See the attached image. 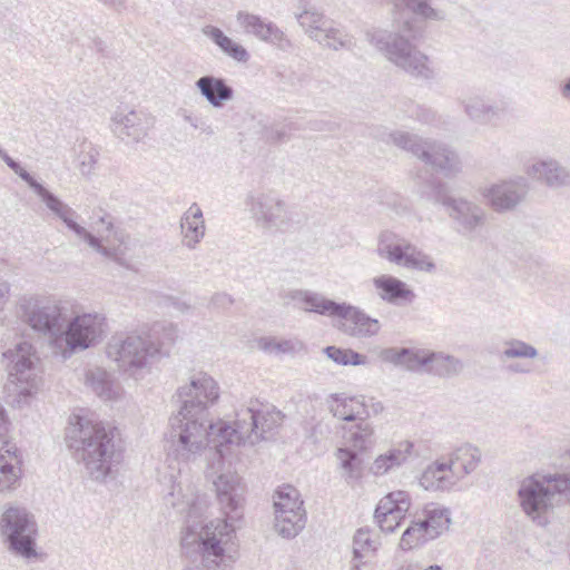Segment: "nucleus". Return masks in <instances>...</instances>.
I'll list each match as a JSON object with an SVG mask.
<instances>
[{
	"mask_svg": "<svg viewBox=\"0 0 570 570\" xmlns=\"http://www.w3.org/2000/svg\"><path fill=\"white\" fill-rule=\"evenodd\" d=\"M559 92L561 98L570 104V76L560 83Z\"/></svg>",
	"mask_w": 570,
	"mask_h": 570,
	"instance_id": "56",
	"label": "nucleus"
},
{
	"mask_svg": "<svg viewBox=\"0 0 570 570\" xmlns=\"http://www.w3.org/2000/svg\"><path fill=\"white\" fill-rule=\"evenodd\" d=\"M283 414L276 409L250 404L240 409V433H248L250 443L265 438L266 433L272 432L283 421Z\"/></svg>",
	"mask_w": 570,
	"mask_h": 570,
	"instance_id": "17",
	"label": "nucleus"
},
{
	"mask_svg": "<svg viewBox=\"0 0 570 570\" xmlns=\"http://www.w3.org/2000/svg\"><path fill=\"white\" fill-rule=\"evenodd\" d=\"M202 31L204 36L209 38L228 57L238 62H246L248 60L249 55L247 50L227 37L219 28L208 24Z\"/></svg>",
	"mask_w": 570,
	"mask_h": 570,
	"instance_id": "28",
	"label": "nucleus"
},
{
	"mask_svg": "<svg viewBox=\"0 0 570 570\" xmlns=\"http://www.w3.org/2000/svg\"><path fill=\"white\" fill-rule=\"evenodd\" d=\"M508 370L512 373H529L530 372L529 368H525L520 364H511L508 366Z\"/></svg>",
	"mask_w": 570,
	"mask_h": 570,
	"instance_id": "61",
	"label": "nucleus"
},
{
	"mask_svg": "<svg viewBox=\"0 0 570 570\" xmlns=\"http://www.w3.org/2000/svg\"><path fill=\"white\" fill-rule=\"evenodd\" d=\"M258 347L266 353L279 355L295 351L294 343L289 340H276L275 337H262Z\"/></svg>",
	"mask_w": 570,
	"mask_h": 570,
	"instance_id": "46",
	"label": "nucleus"
},
{
	"mask_svg": "<svg viewBox=\"0 0 570 570\" xmlns=\"http://www.w3.org/2000/svg\"><path fill=\"white\" fill-rule=\"evenodd\" d=\"M382 361L394 364L396 366H404L410 371H422L426 365V358H422V351H413L407 347H389L380 353Z\"/></svg>",
	"mask_w": 570,
	"mask_h": 570,
	"instance_id": "26",
	"label": "nucleus"
},
{
	"mask_svg": "<svg viewBox=\"0 0 570 570\" xmlns=\"http://www.w3.org/2000/svg\"><path fill=\"white\" fill-rule=\"evenodd\" d=\"M465 112H468L472 119L485 122L497 117L499 110L492 105L487 104L483 99L473 97L465 104Z\"/></svg>",
	"mask_w": 570,
	"mask_h": 570,
	"instance_id": "40",
	"label": "nucleus"
},
{
	"mask_svg": "<svg viewBox=\"0 0 570 570\" xmlns=\"http://www.w3.org/2000/svg\"><path fill=\"white\" fill-rule=\"evenodd\" d=\"M374 518L379 523L381 530L386 533H392L394 530L401 524V521L405 518V515H379V513H374Z\"/></svg>",
	"mask_w": 570,
	"mask_h": 570,
	"instance_id": "50",
	"label": "nucleus"
},
{
	"mask_svg": "<svg viewBox=\"0 0 570 570\" xmlns=\"http://www.w3.org/2000/svg\"><path fill=\"white\" fill-rule=\"evenodd\" d=\"M169 469L171 472L164 476L168 481L165 503L179 513H186L181 548L187 556L198 554L202 562V567H186L183 570H216L225 561L227 544L235 533V522L243 517L245 485L236 473H222L214 479L216 499L225 518L204 523L206 499L194 492L183 494L181 483L174 474L175 468L169 465Z\"/></svg>",
	"mask_w": 570,
	"mask_h": 570,
	"instance_id": "1",
	"label": "nucleus"
},
{
	"mask_svg": "<svg viewBox=\"0 0 570 570\" xmlns=\"http://www.w3.org/2000/svg\"><path fill=\"white\" fill-rule=\"evenodd\" d=\"M340 466L342 469V476L347 483H351L362 475V460L355 451L340 448L336 452Z\"/></svg>",
	"mask_w": 570,
	"mask_h": 570,
	"instance_id": "35",
	"label": "nucleus"
},
{
	"mask_svg": "<svg viewBox=\"0 0 570 570\" xmlns=\"http://www.w3.org/2000/svg\"><path fill=\"white\" fill-rule=\"evenodd\" d=\"M422 358H426V365L422 368L439 376H450L456 373L459 360L444 353H430L422 351Z\"/></svg>",
	"mask_w": 570,
	"mask_h": 570,
	"instance_id": "32",
	"label": "nucleus"
},
{
	"mask_svg": "<svg viewBox=\"0 0 570 570\" xmlns=\"http://www.w3.org/2000/svg\"><path fill=\"white\" fill-rule=\"evenodd\" d=\"M161 347L150 335L128 334L114 336L107 344V356L124 374L139 380L150 372L151 365L160 357Z\"/></svg>",
	"mask_w": 570,
	"mask_h": 570,
	"instance_id": "7",
	"label": "nucleus"
},
{
	"mask_svg": "<svg viewBox=\"0 0 570 570\" xmlns=\"http://www.w3.org/2000/svg\"><path fill=\"white\" fill-rule=\"evenodd\" d=\"M7 360L8 383L6 390L10 403L21 407L29 404L42 384L40 358L35 347L24 341L3 352Z\"/></svg>",
	"mask_w": 570,
	"mask_h": 570,
	"instance_id": "6",
	"label": "nucleus"
},
{
	"mask_svg": "<svg viewBox=\"0 0 570 570\" xmlns=\"http://www.w3.org/2000/svg\"><path fill=\"white\" fill-rule=\"evenodd\" d=\"M400 3H404L406 12L413 14V18H404L402 24V30L412 38L421 33L423 20L440 19L439 13L430 7L428 0H396L395 6H400Z\"/></svg>",
	"mask_w": 570,
	"mask_h": 570,
	"instance_id": "22",
	"label": "nucleus"
},
{
	"mask_svg": "<svg viewBox=\"0 0 570 570\" xmlns=\"http://www.w3.org/2000/svg\"><path fill=\"white\" fill-rule=\"evenodd\" d=\"M412 449L413 443L410 441L400 443L397 448L377 456L371 466V471L375 475L386 474L391 470L402 465L406 461Z\"/></svg>",
	"mask_w": 570,
	"mask_h": 570,
	"instance_id": "27",
	"label": "nucleus"
},
{
	"mask_svg": "<svg viewBox=\"0 0 570 570\" xmlns=\"http://www.w3.org/2000/svg\"><path fill=\"white\" fill-rule=\"evenodd\" d=\"M350 442L354 450L365 451L374 444V432L371 425L362 422L351 432Z\"/></svg>",
	"mask_w": 570,
	"mask_h": 570,
	"instance_id": "44",
	"label": "nucleus"
},
{
	"mask_svg": "<svg viewBox=\"0 0 570 570\" xmlns=\"http://www.w3.org/2000/svg\"><path fill=\"white\" fill-rule=\"evenodd\" d=\"M527 175L553 190L570 188V169L553 157L537 159L528 167Z\"/></svg>",
	"mask_w": 570,
	"mask_h": 570,
	"instance_id": "18",
	"label": "nucleus"
},
{
	"mask_svg": "<svg viewBox=\"0 0 570 570\" xmlns=\"http://www.w3.org/2000/svg\"><path fill=\"white\" fill-rule=\"evenodd\" d=\"M326 356L338 365H365L367 356L351 348H341L336 346H327L324 348Z\"/></svg>",
	"mask_w": 570,
	"mask_h": 570,
	"instance_id": "38",
	"label": "nucleus"
},
{
	"mask_svg": "<svg viewBox=\"0 0 570 570\" xmlns=\"http://www.w3.org/2000/svg\"><path fill=\"white\" fill-rule=\"evenodd\" d=\"M301 125L303 127L302 130L311 129L314 131H324V130H333L335 128V125L333 122L325 121L322 119L309 120L306 124H301Z\"/></svg>",
	"mask_w": 570,
	"mask_h": 570,
	"instance_id": "53",
	"label": "nucleus"
},
{
	"mask_svg": "<svg viewBox=\"0 0 570 570\" xmlns=\"http://www.w3.org/2000/svg\"><path fill=\"white\" fill-rule=\"evenodd\" d=\"M9 421L6 414V410L0 404V439L4 438L8 432Z\"/></svg>",
	"mask_w": 570,
	"mask_h": 570,
	"instance_id": "57",
	"label": "nucleus"
},
{
	"mask_svg": "<svg viewBox=\"0 0 570 570\" xmlns=\"http://www.w3.org/2000/svg\"><path fill=\"white\" fill-rule=\"evenodd\" d=\"M17 449L3 448L0 450V491L16 487L20 479V460L16 454Z\"/></svg>",
	"mask_w": 570,
	"mask_h": 570,
	"instance_id": "30",
	"label": "nucleus"
},
{
	"mask_svg": "<svg viewBox=\"0 0 570 570\" xmlns=\"http://www.w3.org/2000/svg\"><path fill=\"white\" fill-rule=\"evenodd\" d=\"M350 404L351 397L333 394L328 407L335 417L351 422L353 409L350 407Z\"/></svg>",
	"mask_w": 570,
	"mask_h": 570,
	"instance_id": "47",
	"label": "nucleus"
},
{
	"mask_svg": "<svg viewBox=\"0 0 570 570\" xmlns=\"http://www.w3.org/2000/svg\"><path fill=\"white\" fill-rule=\"evenodd\" d=\"M237 21L247 33L262 41L269 42L282 50H286L291 46L285 33L274 22H267L259 16L240 11L237 13Z\"/></svg>",
	"mask_w": 570,
	"mask_h": 570,
	"instance_id": "19",
	"label": "nucleus"
},
{
	"mask_svg": "<svg viewBox=\"0 0 570 570\" xmlns=\"http://www.w3.org/2000/svg\"><path fill=\"white\" fill-rule=\"evenodd\" d=\"M214 307L227 308L233 304V298L226 293H216L210 299Z\"/></svg>",
	"mask_w": 570,
	"mask_h": 570,
	"instance_id": "54",
	"label": "nucleus"
},
{
	"mask_svg": "<svg viewBox=\"0 0 570 570\" xmlns=\"http://www.w3.org/2000/svg\"><path fill=\"white\" fill-rule=\"evenodd\" d=\"M426 490H446L452 485L451 465L446 462H434L429 465L420 480Z\"/></svg>",
	"mask_w": 570,
	"mask_h": 570,
	"instance_id": "29",
	"label": "nucleus"
},
{
	"mask_svg": "<svg viewBox=\"0 0 570 570\" xmlns=\"http://www.w3.org/2000/svg\"><path fill=\"white\" fill-rule=\"evenodd\" d=\"M275 530L286 539L295 538L306 524V512L297 489L284 484L274 494Z\"/></svg>",
	"mask_w": 570,
	"mask_h": 570,
	"instance_id": "12",
	"label": "nucleus"
},
{
	"mask_svg": "<svg viewBox=\"0 0 570 570\" xmlns=\"http://www.w3.org/2000/svg\"><path fill=\"white\" fill-rule=\"evenodd\" d=\"M86 383L104 400H112L117 396V389L112 382L111 375L102 368L88 371L86 373Z\"/></svg>",
	"mask_w": 570,
	"mask_h": 570,
	"instance_id": "33",
	"label": "nucleus"
},
{
	"mask_svg": "<svg viewBox=\"0 0 570 570\" xmlns=\"http://www.w3.org/2000/svg\"><path fill=\"white\" fill-rule=\"evenodd\" d=\"M366 402L368 404V410H370L371 414L376 415V414L381 413L384 409L383 404L379 401H375L374 399H370Z\"/></svg>",
	"mask_w": 570,
	"mask_h": 570,
	"instance_id": "59",
	"label": "nucleus"
},
{
	"mask_svg": "<svg viewBox=\"0 0 570 570\" xmlns=\"http://www.w3.org/2000/svg\"><path fill=\"white\" fill-rule=\"evenodd\" d=\"M301 122L288 121L283 125H272L264 129L263 136L268 142H283L289 139L292 131L302 130Z\"/></svg>",
	"mask_w": 570,
	"mask_h": 570,
	"instance_id": "42",
	"label": "nucleus"
},
{
	"mask_svg": "<svg viewBox=\"0 0 570 570\" xmlns=\"http://www.w3.org/2000/svg\"><path fill=\"white\" fill-rule=\"evenodd\" d=\"M31 189L37 194L47 208L56 217L62 220L67 228L75 233L78 238L86 242L91 248L105 257L111 258L115 256V249L104 246L98 237L76 222L78 214L68 204L63 203L58 196L38 181L31 187Z\"/></svg>",
	"mask_w": 570,
	"mask_h": 570,
	"instance_id": "15",
	"label": "nucleus"
},
{
	"mask_svg": "<svg viewBox=\"0 0 570 570\" xmlns=\"http://www.w3.org/2000/svg\"><path fill=\"white\" fill-rule=\"evenodd\" d=\"M185 120L190 124V126H193L194 128H198L199 125H198V119L197 118H194L191 117L190 115H186L185 117Z\"/></svg>",
	"mask_w": 570,
	"mask_h": 570,
	"instance_id": "63",
	"label": "nucleus"
},
{
	"mask_svg": "<svg viewBox=\"0 0 570 570\" xmlns=\"http://www.w3.org/2000/svg\"><path fill=\"white\" fill-rule=\"evenodd\" d=\"M195 87L203 98L216 109L223 108L228 101L234 99L235 92L226 79L214 75H206L198 78Z\"/></svg>",
	"mask_w": 570,
	"mask_h": 570,
	"instance_id": "21",
	"label": "nucleus"
},
{
	"mask_svg": "<svg viewBox=\"0 0 570 570\" xmlns=\"http://www.w3.org/2000/svg\"><path fill=\"white\" fill-rule=\"evenodd\" d=\"M10 293V284L8 282H0V312L4 308Z\"/></svg>",
	"mask_w": 570,
	"mask_h": 570,
	"instance_id": "55",
	"label": "nucleus"
},
{
	"mask_svg": "<svg viewBox=\"0 0 570 570\" xmlns=\"http://www.w3.org/2000/svg\"><path fill=\"white\" fill-rule=\"evenodd\" d=\"M350 407L353 409L351 411L353 414L352 421L361 420L364 422L371 415L365 397H351Z\"/></svg>",
	"mask_w": 570,
	"mask_h": 570,
	"instance_id": "49",
	"label": "nucleus"
},
{
	"mask_svg": "<svg viewBox=\"0 0 570 570\" xmlns=\"http://www.w3.org/2000/svg\"><path fill=\"white\" fill-rule=\"evenodd\" d=\"M425 528H428L430 538H438L442 530L448 528L450 519L446 510L434 509L428 512L426 517L421 520Z\"/></svg>",
	"mask_w": 570,
	"mask_h": 570,
	"instance_id": "43",
	"label": "nucleus"
},
{
	"mask_svg": "<svg viewBox=\"0 0 570 570\" xmlns=\"http://www.w3.org/2000/svg\"><path fill=\"white\" fill-rule=\"evenodd\" d=\"M2 160L14 174H17L24 183H27L30 188L37 183L31 174L22 168L21 165L9 155L4 156Z\"/></svg>",
	"mask_w": 570,
	"mask_h": 570,
	"instance_id": "52",
	"label": "nucleus"
},
{
	"mask_svg": "<svg viewBox=\"0 0 570 570\" xmlns=\"http://www.w3.org/2000/svg\"><path fill=\"white\" fill-rule=\"evenodd\" d=\"M433 540L430 538L428 528L424 527L421 520L412 522L402 534L400 546L403 550H410L414 547L424 544Z\"/></svg>",
	"mask_w": 570,
	"mask_h": 570,
	"instance_id": "37",
	"label": "nucleus"
},
{
	"mask_svg": "<svg viewBox=\"0 0 570 570\" xmlns=\"http://www.w3.org/2000/svg\"><path fill=\"white\" fill-rule=\"evenodd\" d=\"M147 119L137 111H116L111 118V130L121 140L127 142L140 141L148 131Z\"/></svg>",
	"mask_w": 570,
	"mask_h": 570,
	"instance_id": "20",
	"label": "nucleus"
},
{
	"mask_svg": "<svg viewBox=\"0 0 570 570\" xmlns=\"http://www.w3.org/2000/svg\"><path fill=\"white\" fill-rule=\"evenodd\" d=\"M105 6L112 8L117 11H120L126 8V0H98Z\"/></svg>",
	"mask_w": 570,
	"mask_h": 570,
	"instance_id": "58",
	"label": "nucleus"
},
{
	"mask_svg": "<svg viewBox=\"0 0 570 570\" xmlns=\"http://www.w3.org/2000/svg\"><path fill=\"white\" fill-rule=\"evenodd\" d=\"M396 147L410 151L435 170L450 176L459 170V157L448 146L436 141L423 140L406 131H392L384 138Z\"/></svg>",
	"mask_w": 570,
	"mask_h": 570,
	"instance_id": "9",
	"label": "nucleus"
},
{
	"mask_svg": "<svg viewBox=\"0 0 570 570\" xmlns=\"http://www.w3.org/2000/svg\"><path fill=\"white\" fill-rule=\"evenodd\" d=\"M438 199L442 203V205L445 207L449 215L460 222V217L462 215V200L456 199L453 196L445 193L443 188L438 189L436 191Z\"/></svg>",
	"mask_w": 570,
	"mask_h": 570,
	"instance_id": "48",
	"label": "nucleus"
},
{
	"mask_svg": "<svg viewBox=\"0 0 570 570\" xmlns=\"http://www.w3.org/2000/svg\"><path fill=\"white\" fill-rule=\"evenodd\" d=\"M487 222L485 210L472 203L465 200V230L479 232Z\"/></svg>",
	"mask_w": 570,
	"mask_h": 570,
	"instance_id": "45",
	"label": "nucleus"
},
{
	"mask_svg": "<svg viewBox=\"0 0 570 570\" xmlns=\"http://www.w3.org/2000/svg\"><path fill=\"white\" fill-rule=\"evenodd\" d=\"M99 222H100L101 224H106V229H107L108 232H109V230H111V229H112V227H114V224H112V222L109 219V216H104V217H101V218L99 219Z\"/></svg>",
	"mask_w": 570,
	"mask_h": 570,
	"instance_id": "62",
	"label": "nucleus"
},
{
	"mask_svg": "<svg viewBox=\"0 0 570 570\" xmlns=\"http://www.w3.org/2000/svg\"><path fill=\"white\" fill-rule=\"evenodd\" d=\"M17 316L33 331L48 335L50 346L62 358L96 345L104 335L105 316L82 313L71 316L68 306L47 295H23L17 302Z\"/></svg>",
	"mask_w": 570,
	"mask_h": 570,
	"instance_id": "2",
	"label": "nucleus"
},
{
	"mask_svg": "<svg viewBox=\"0 0 570 570\" xmlns=\"http://www.w3.org/2000/svg\"><path fill=\"white\" fill-rule=\"evenodd\" d=\"M481 456L482 453L478 446L465 443V474L476 469Z\"/></svg>",
	"mask_w": 570,
	"mask_h": 570,
	"instance_id": "51",
	"label": "nucleus"
},
{
	"mask_svg": "<svg viewBox=\"0 0 570 570\" xmlns=\"http://www.w3.org/2000/svg\"><path fill=\"white\" fill-rule=\"evenodd\" d=\"M379 544V541L371 538L368 529H358L353 537L354 559H372L377 551Z\"/></svg>",
	"mask_w": 570,
	"mask_h": 570,
	"instance_id": "36",
	"label": "nucleus"
},
{
	"mask_svg": "<svg viewBox=\"0 0 570 570\" xmlns=\"http://www.w3.org/2000/svg\"><path fill=\"white\" fill-rule=\"evenodd\" d=\"M73 420L66 431L68 448L80 456L92 480L102 481L120 461L112 432L107 431L101 422H92L79 415Z\"/></svg>",
	"mask_w": 570,
	"mask_h": 570,
	"instance_id": "4",
	"label": "nucleus"
},
{
	"mask_svg": "<svg viewBox=\"0 0 570 570\" xmlns=\"http://www.w3.org/2000/svg\"><path fill=\"white\" fill-rule=\"evenodd\" d=\"M314 40L321 46L335 51L340 49L351 50L354 47L353 37L343 29L333 27L331 21L318 36H314Z\"/></svg>",
	"mask_w": 570,
	"mask_h": 570,
	"instance_id": "31",
	"label": "nucleus"
},
{
	"mask_svg": "<svg viewBox=\"0 0 570 570\" xmlns=\"http://www.w3.org/2000/svg\"><path fill=\"white\" fill-rule=\"evenodd\" d=\"M368 560L365 559H354L352 560V567L351 570H362V567L366 566Z\"/></svg>",
	"mask_w": 570,
	"mask_h": 570,
	"instance_id": "60",
	"label": "nucleus"
},
{
	"mask_svg": "<svg viewBox=\"0 0 570 570\" xmlns=\"http://www.w3.org/2000/svg\"><path fill=\"white\" fill-rule=\"evenodd\" d=\"M503 350L501 352V360L511 358H535L538 356V350L521 340L512 338L503 343Z\"/></svg>",
	"mask_w": 570,
	"mask_h": 570,
	"instance_id": "39",
	"label": "nucleus"
},
{
	"mask_svg": "<svg viewBox=\"0 0 570 570\" xmlns=\"http://www.w3.org/2000/svg\"><path fill=\"white\" fill-rule=\"evenodd\" d=\"M380 257L406 268L433 272L435 264L429 255L392 232H383L376 249Z\"/></svg>",
	"mask_w": 570,
	"mask_h": 570,
	"instance_id": "14",
	"label": "nucleus"
},
{
	"mask_svg": "<svg viewBox=\"0 0 570 570\" xmlns=\"http://www.w3.org/2000/svg\"><path fill=\"white\" fill-rule=\"evenodd\" d=\"M246 206L256 225L265 230H284L289 224L286 203L274 190H254Z\"/></svg>",
	"mask_w": 570,
	"mask_h": 570,
	"instance_id": "13",
	"label": "nucleus"
},
{
	"mask_svg": "<svg viewBox=\"0 0 570 570\" xmlns=\"http://www.w3.org/2000/svg\"><path fill=\"white\" fill-rule=\"evenodd\" d=\"M366 37L391 62L407 73L422 79H430L433 76L428 57L403 36L386 30H374L367 31Z\"/></svg>",
	"mask_w": 570,
	"mask_h": 570,
	"instance_id": "8",
	"label": "nucleus"
},
{
	"mask_svg": "<svg viewBox=\"0 0 570 570\" xmlns=\"http://www.w3.org/2000/svg\"><path fill=\"white\" fill-rule=\"evenodd\" d=\"M410 495L405 491H394L380 500L375 512L379 515H405L410 508Z\"/></svg>",
	"mask_w": 570,
	"mask_h": 570,
	"instance_id": "34",
	"label": "nucleus"
},
{
	"mask_svg": "<svg viewBox=\"0 0 570 570\" xmlns=\"http://www.w3.org/2000/svg\"><path fill=\"white\" fill-rule=\"evenodd\" d=\"M288 296L305 312L334 318V326L346 336L368 338L375 336L381 330L379 320L350 303L335 302L308 289H294Z\"/></svg>",
	"mask_w": 570,
	"mask_h": 570,
	"instance_id": "5",
	"label": "nucleus"
},
{
	"mask_svg": "<svg viewBox=\"0 0 570 570\" xmlns=\"http://www.w3.org/2000/svg\"><path fill=\"white\" fill-rule=\"evenodd\" d=\"M185 245L194 249L205 236V219L198 204L193 203L180 219Z\"/></svg>",
	"mask_w": 570,
	"mask_h": 570,
	"instance_id": "24",
	"label": "nucleus"
},
{
	"mask_svg": "<svg viewBox=\"0 0 570 570\" xmlns=\"http://www.w3.org/2000/svg\"><path fill=\"white\" fill-rule=\"evenodd\" d=\"M240 425L243 423L240 422V410L236 412V419L234 421V428L229 426L226 422H217L213 423L208 420V416L204 420V430L206 432V436L203 441V444L198 451V453H195L193 458L185 459L176 455L175 449L176 443L178 441V436H169L168 441L170 442V446L168 450V459L176 461L179 463H190L195 462L206 450L207 446H209V453L213 454L214 459L217 460L219 464L223 463L224 458V446L227 444H240L245 443L246 441L250 442L248 433H240Z\"/></svg>",
	"mask_w": 570,
	"mask_h": 570,
	"instance_id": "10",
	"label": "nucleus"
},
{
	"mask_svg": "<svg viewBox=\"0 0 570 570\" xmlns=\"http://www.w3.org/2000/svg\"><path fill=\"white\" fill-rule=\"evenodd\" d=\"M98 157L99 151L91 142L83 141L79 145L78 168L82 176L94 174Z\"/></svg>",
	"mask_w": 570,
	"mask_h": 570,
	"instance_id": "41",
	"label": "nucleus"
},
{
	"mask_svg": "<svg viewBox=\"0 0 570 570\" xmlns=\"http://www.w3.org/2000/svg\"><path fill=\"white\" fill-rule=\"evenodd\" d=\"M514 250H515V256H518L519 258H523L524 250H523V246L521 244H518L515 246Z\"/></svg>",
	"mask_w": 570,
	"mask_h": 570,
	"instance_id": "64",
	"label": "nucleus"
},
{
	"mask_svg": "<svg viewBox=\"0 0 570 570\" xmlns=\"http://www.w3.org/2000/svg\"><path fill=\"white\" fill-rule=\"evenodd\" d=\"M177 395L183 405L170 417L168 435L178 436L176 455L189 459L198 453L206 436L204 420L209 415V406L219 397V386L212 376L200 372L190 377L188 385L179 387Z\"/></svg>",
	"mask_w": 570,
	"mask_h": 570,
	"instance_id": "3",
	"label": "nucleus"
},
{
	"mask_svg": "<svg viewBox=\"0 0 570 570\" xmlns=\"http://www.w3.org/2000/svg\"><path fill=\"white\" fill-rule=\"evenodd\" d=\"M376 289L380 291V297L391 304H400L401 302H411L414 293L406 284L391 275H381L373 279Z\"/></svg>",
	"mask_w": 570,
	"mask_h": 570,
	"instance_id": "25",
	"label": "nucleus"
},
{
	"mask_svg": "<svg viewBox=\"0 0 570 570\" xmlns=\"http://www.w3.org/2000/svg\"><path fill=\"white\" fill-rule=\"evenodd\" d=\"M37 523L33 515L23 507L9 505L0 519V533L12 552L30 559L37 556Z\"/></svg>",
	"mask_w": 570,
	"mask_h": 570,
	"instance_id": "11",
	"label": "nucleus"
},
{
	"mask_svg": "<svg viewBox=\"0 0 570 570\" xmlns=\"http://www.w3.org/2000/svg\"><path fill=\"white\" fill-rule=\"evenodd\" d=\"M295 7L294 16L298 24L314 40V36H318L328 24L330 20L311 0H297Z\"/></svg>",
	"mask_w": 570,
	"mask_h": 570,
	"instance_id": "23",
	"label": "nucleus"
},
{
	"mask_svg": "<svg viewBox=\"0 0 570 570\" xmlns=\"http://www.w3.org/2000/svg\"><path fill=\"white\" fill-rule=\"evenodd\" d=\"M530 181L524 176L502 180L481 190L482 196L498 213L510 212L523 203L530 191Z\"/></svg>",
	"mask_w": 570,
	"mask_h": 570,
	"instance_id": "16",
	"label": "nucleus"
}]
</instances>
